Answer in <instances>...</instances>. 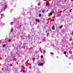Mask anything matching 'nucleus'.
Instances as JSON below:
<instances>
[{
  "mask_svg": "<svg viewBox=\"0 0 73 73\" xmlns=\"http://www.w3.org/2000/svg\"><path fill=\"white\" fill-rule=\"evenodd\" d=\"M43 65V63H40L38 64V65H39V66H42V65Z\"/></svg>",
  "mask_w": 73,
  "mask_h": 73,
  "instance_id": "1",
  "label": "nucleus"
},
{
  "mask_svg": "<svg viewBox=\"0 0 73 73\" xmlns=\"http://www.w3.org/2000/svg\"><path fill=\"white\" fill-rule=\"evenodd\" d=\"M36 21L38 23H40V21L38 19H36Z\"/></svg>",
  "mask_w": 73,
  "mask_h": 73,
  "instance_id": "2",
  "label": "nucleus"
},
{
  "mask_svg": "<svg viewBox=\"0 0 73 73\" xmlns=\"http://www.w3.org/2000/svg\"><path fill=\"white\" fill-rule=\"evenodd\" d=\"M52 30H54V25H53L52 26Z\"/></svg>",
  "mask_w": 73,
  "mask_h": 73,
  "instance_id": "3",
  "label": "nucleus"
},
{
  "mask_svg": "<svg viewBox=\"0 0 73 73\" xmlns=\"http://www.w3.org/2000/svg\"><path fill=\"white\" fill-rule=\"evenodd\" d=\"M11 41V39H9L8 40V42H10Z\"/></svg>",
  "mask_w": 73,
  "mask_h": 73,
  "instance_id": "4",
  "label": "nucleus"
},
{
  "mask_svg": "<svg viewBox=\"0 0 73 73\" xmlns=\"http://www.w3.org/2000/svg\"><path fill=\"white\" fill-rule=\"evenodd\" d=\"M42 11V13H44V12H45V10H44V9H43V10Z\"/></svg>",
  "mask_w": 73,
  "mask_h": 73,
  "instance_id": "5",
  "label": "nucleus"
},
{
  "mask_svg": "<svg viewBox=\"0 0 73 73\" xmlns=\"http://www.w3.org/2000/svg\"><path fill=\"white\" fill-rule=\"evenodd\" d=\"M62 27H63L62 25L60 26V27H59V28H60V29L62 28Z\"/></svg>",
  "mask_w": 73,
  "mask_h": 73,
  "instance_id": "6",
  "label": "nucleus"
},
{
  "mask_svg": "<svg viewBox=\"0 0 73 73\" xmlns=\"http://www.w3.org/2000/svg\"><path fill=\"white\" fill-rule=\"evenodd\" d=\"M6 46V45H5V44H4L3 45V48H5V46Z\"/></svg>",
  "mask_w": 73,
  "mask_h": 73,
  "instance_id": "7",
  "label": "nucleus"
},
{
  "mask_svg": "<svg viewBox=\"0 0 73 73\" xmlns=\"http://www.w3.org/2000/svg\"><path fill=\"white\" fill-rule=\"evenodd\" d=\"M41 58H43V55H41L40 56Z\"/></svg>",
  "mask_w": 73,
  "mask_h": 73,
  "instance_id": "8",
  "label": "nucleus"
},
{
  "mask_svg": "<svg viewBox=\"0 0 73 73\" xmlns=\"http://www.w3.org/2000/svg\"><path fill=\"white\" fill-rule=\"evenodd\" d=\"M13 29L12 28V29H11V32H12V31H13Z\"/></svg>",
  "mask_w": 73,
  "mask_h": 73,
  "instance_id": "9",
  "label": "nucleus"
},
{
  "mask_svg": "<svg viewBox=\"0 0 73 73\" xmlns=\"http://www.w3.org/2000/svg\"><path fill=\"white\" fill-rule=\"evenodd\" d=\"M64 54H66V52L64 51Z\"/></svg>",
  "mask_w": 73,
  "mask_h": 73,
  "instance_id": "10",
  "label": "nucleus"
},
{
  "mask_svg": "<svg viewBox=\"0 0 73 73\" xmlns=\"http://www.w3.org/2000/svg\"><path fill=\"white\" fill-rule=\"evenodd\" d=\"M41 14H40L39 15V17H41Z\"/></svg>",
  "mask_w": 73,
  "mask_h": 73,
  "instance_id": "11",
  "label": "nucleus"
},
{
  "mask_svg": "<svg viewBox=\"0 0 73 73\" xmlns=\"http://www.w3.org/2000/svg\"><path fill=\"white\" fill-rule=\"evenodd\" d=\"M50 15H52V12L50 13Z\"/></svg>",
  "mask_w": 73,
  "mask_h": 73,
  "instance_id": "12",
  "label": "nucleus"
},
{
  "mask_svg": "<svg viewBox=\"0 0 73 73\" xmlns=\"http://www.w3.org/2000/svg\"><path fill=\"white\" fill-rule=\"evenodd\" d=\"M23 73H25V70H23Z\"/></svg>",
  "mask_w": 73,
  "mask_h": 73,
  "instance_id": "13",
  "label": "nucleus"
},
{
  "mask_svg": "<svg viewBox=\"0 0 73 73\" xmlns=\"http://www.w3.org/2000/svg\"><path fill=\"white\" fill-rule=\"evenodd\" d=\"M10 66H12V64H10Z\"/></svg>",
  "mask_w": 73,
  "mask_h": 73,
  "instance_id": "14",
  "label": "nucleus"
},
{
  "mask_svg": "<svg viewBox=\"0 0 73 73\" xmlns=\"http://www.w3.org/2000/svg\"><path fill=\"white\" fill-rule=\"evenodd\" d=\"M65 56H66V57H68V55H65Z\"/></svg>",
  "mask_w": 73,
  "mask_h": 73,
  "instance_id": "15",
  "label": "nucleus"
},
{
  "mask_svg": "<svg viewBox=\"0 0 73 73\" xmlns=\"http://www.w3.org/2000/svg\"><path fill=\"white\" fill-rule=\"evenodd\" d=\"M48 4H46V6H47V5H48Z\"/></svg>",
  "mask_w": 73,
  "mask_h": 73,
  "instance_id": "16",
  "label": "nucleus"
},
{
  "mask_svg": "<svg viewBox=\"0 0 73 73\" xmlns=\"http://www.w3.org/2000/svg\"><path fill=\"white\" fill-rule=\"evenodd\" d=\"M49 4V2H48L47 3V4L48 5V4Z\"/></svg>",
  "mask_w": 73,
  "mask_h": 73,
  "instance_id": "17",
  "label": "nucleus"
},
{
  "mask_svg": "<svg viewBox=\"0 0 73 73\" xmlns=\"http://www.w3.org/2000/svg\"><path fill=\"white\" fill-rule=\"evenodd\" d=\"M71 1H73V0H71Z\"/></svg>",
  "mask_w": 73,
  "mask_h": 73,
  "instance_id": "18",
  "label": "nucleus"
},
{
  "mask_svg": "<svg viewBox=\"0 0 73 73\" xmlns=\"http://www.w3.org/2000/svg\"><path fill=\"white\" fill-rule=\"evenodd\" d=\"M58 16V15H57Z\"/></svg>",
  "mask_w": 73,
  "mask_h": 73,
  "instance_id": "19",
  "label": "nucleus"
}]
</instances>
